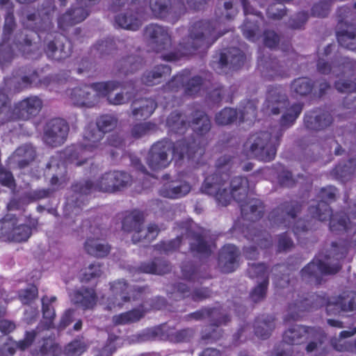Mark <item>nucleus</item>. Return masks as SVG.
Returning a JSON list of instances; mask_svg holds the SVG:
<instances>
[{
    "instance_id": "nucleus-26",
    "label": "nucleus",
    "mask_w": 356,
    "mask_h": 356,
    "mask_svg": "<svg viewBox=\"0 0 356 356\" xmlns=\"http://www.w3.org/2000/svg\"><path fill=\"white\" fill-rule=\"evenodd\" d=\"M72 303L84 310L92 309L97 301V296L93 288L82 287L75 291L71 298Z\"/></svg>"
},
{
    "instance_id": "nucleus-49",
    "label": "nucleus",
    "mask_w": 356,
    "mask_h": 356,
    "mask_svg": "<svg viewBox=\"0 0 356 356\" xmlns=\"http://www.w3.org/2000/svg\"><path fill=\"white\" fill-rule=\"evenodd\" d=\"M72 191L81 195H88L94 192H99L97 179L95 182L90 180H83L72 185Z\"/></svg>"
},
{
    "instance_id": "nucleus-50",
    "label": "nucleus",
    "mask_w": 356,
    "mask_h": 356,
    "mask_svg": "<svg viewBox=\"0 0 356 356\" xmlns=\"http://www.w3.org/2000/svg\"><path fill=\"white\" fill-rule=\"evenodd\" d=\"M49 300L48 297L45 296L42 298L43 320L41 322V326H42L44 329H49L51 327L53 321L56 316L54 308L49 305Z\"/></svg>"
},
{
    "instance_id": "nucleus-47",
    "label": "nucleus",
    "mask_w": 356,
    "mask_h": 356,
    "mask_svg": "<svg viewBox=\"0 0 356 356\" xmlns=\"http://www.w3.org/2000/svg\"><path fill=\"white\" fill-rule=\"evenodd\" d=\"M188 124L185 116L178 113H172L167 119L168 127L175 133L183 134Z\"/></svg>"
},
{
    "instance_id": "nucleus-64",
    "label": "nucleus",
    "mask_w": 356,
    "mask_h": 356,
    "mask_svg": "<svg viewBox=\"0 0 356 356\" xmlns=\"http://www.w3.org/2000/svg\"><path fill=\"white\" fill-rule=\"evenodd\" d=\"M86 350V344L81 341H73L65 347V354L68 356H77Z\"/></svg>"
},
{
    "instance_id": "nucleus-42",
    "label": "nucleus",
    "mask_w": 356,
    "mask_h": 356,
    "mask_svg": "<svg viewBox=\"0 0 356 356\" xmlns=\"http://www.w3.org/2000/svg\"><path fill=\"white\" fill-rule=\"evenodd\" d=\"M326 339V336L320 328L311 327L305 340L308 341L306 346L307 353H312L317 350L322 346Z\"/></svg>"
},
{
    "instance_id": "nucleus-23",
    "label": "nucleus",
    "mask_w": 356,
    "mask_h": 356,
    "mask_svg": "<svg viewBox=\"0 0 356 356\" xmlns=\"http://www.w3.org/2000/svg\"><path fill=\"white\" fill-rule=\"evenodd\" d=\"M239 251L233 245H227L219 252L218 267L223 273H231L238 266Z\"/></svg>"
},
{
    "instance_id": "nucleus-33",
    "label": "nucleus",
    "mask_w": 356,
    "mask_h": 356,
    "mask_svg": "<svg viewBox=\"0 0 356 356\" xmlns=\"http://www.w3.org/2000/svg\"><path fill=\"white\" fill-rule=\"evenodd\" d=\"M156 103L152 99H140L131 104L132 115L137 120L149 118L156 108Z\"/></svg>"
},
{
    "instance_id": "nucleus-54",
    "label": "nucleus",
    "mask_w": 356,
    "mask_h": 356,
    "mask_svg": "<svg viewBox=\"0 0 356 356\" xmlns=\"http://www.w3.org/2000/svg\"><path fill=\"white\" fill-rule=\"evenodd\" d=\"M244 36L250 40H254L259 33V26L254 19V17H247L242 26Z\"/></svg>"
},
{
    "instance_id": "nucleus-61",
    "label": "nucleus",
    "mask_w": 356,
    "mask_h": 356,
    "mask_svg": "<svg viewBox=\"0 0 356 356\" xmlns=\"http://www.w3.org/2000/svg\"><path fill=\"white\" fill-rule=\"evenodd\" d=\"M170 0H150L149 6L153 13L158 17L165 15L169 10Z\"/></svg>"
},
{
    "instance_id": "nucleus-59",
    "label": "nucleus",
    "mask_w": 356,
    "mask_h": 356,
    "mask_svg": "<svg viewBox=\"0 0 356 356\" xmlns=\"http://www.w3.org/2000/svg\"><path fill=\"white\" fill-rule=\"evenodd\" d=\"M117 124L118 119L111 115H104L101 116L97 122V127L102 130L104 134L114 129Z\"/></svg>"
},
{
    "instance_id": "nucleus-52",
    "label": "nucleus",
    "mask_w": 356,
    "mask_h": 356,
    "mask_svg": "<svg viewBox=\"0 0 356 356\" xmlns=\"http://www.w3.org/2000/svg\"><path fill=\"white\" fill-rule=\"evenodd\" d=\"M61 349L59 346L54 344L51 339H46L40 350L33 351L34 356H46L51 355L52 356H61Z\"/></svg>"
},
{
    "instance_id": "nucleus-12",
    "label": "nucleus",
    "mask_w": 356,
    "mask_h": 356,
    "mask_svg": "<svg viewBox=\"0 0 356 356\" xmlns=\"http://www.w3.org/2000/svg\"><path fill=\"white\" fill-rule=\"evenodd\" d=\"M309 213L313 218L320 221L330 219V228L332 232L344 231L348 227V218L346 215H337L331 218L332 211L327 202H319L316 205L310 206Z\"/></svg>"
},
{
    "instance_id": "nucleus-2",
    "label": "nucleus",
    "mask_w": 356,
    "mask_h": 356,
    "mask_svg": "<svg viewBox=\"0 0 356 356\" xmlns=\"http://www.w3.org/2000/svg\"><path fill=\"white\" fill-rule=\"evenodd\" d=\"M223 33L216 31V22L209 20H200L194 22L189 29V36L186 41L179 44L178 51L163 56V59L175 61L181 56L193 54L198 49L210 47Z\"/></svg>"
},
{
    "instance_id": "nucleus-53",
    "label": "nucleus",
    "mask_w": 356,
    "mask_h": 356,
    "mask_svg": "<svg viewBox=\"0 0 356 356\" xmlns=\"http://www.w3.org/2000/svg\"><path fill=\"white\" fill-rule=\"evenodd\" d=\"M309 307L308 299L296 300L289 305V316L291 319L297 320L300 316V314L308 310Z\"/></svg>"
},
{
    "instance_id": "nucleus-40",
    "label": "nucleus",
    "mask_w": 356,
    "mask_h": 356,
    "mask_svg": "<svg viewBox=\"0 0 356 356\" xmlns=\"http://www.w3.org/2000/svg\"><path fill=\"white\" fill-rule=\"evenodd\" d=\"M14 45L19 51L26 55L31 54L38 49V45L32 42L31 36L23 32L16 34Z\"/></svg>"
},
{
    "instance_id": "nucleus-60",
    "label": "nucleus",
    "mask_w": 356,
    "mask_h": 356,
    "mask_svg": "<svg viewBox=\"0 0 356 356\" xmlns=\"http://www.w3.org/2000/svg\"><path fill=\"white\" fill-rule=\"evenodd\" d=\"M156 126L152 122H143L135 124L131 129V134L134 138H139L155 131Z\"/></svg>"
},
{
    "instance_id": "nucleus-24",
    "label": "nucleus",
    "mask_w": 356,
    "mask_h": 356,
    "mask_svg": "<svg viewBox=\"0 0 356 356\" xmlns=\"http://www.w3.org/2000/svg\"><path fill=\"white\" fill-rule=\"evenodd\" d=\"M116 24L121 28L130 31H136L142 25L140 16L135 5H131L124 12L115 17Z\"/></svg>"
},
{
    "instance_id": "nucleus-20",
    "label": "nucleus",
    "mask_w": 356,
    "mask_h": 356,
    "mask_svg": "<svg viewBox=\"0 0 356 356\" xmlns=\"http://www.w3.org/2000/svg\"><path fill=\"white\" fill-rule=\"evenodd\" d=\"M328 315H337L341 312L356 311V293L349 291L336 297L330 298L326 305Z\"/></svg>"
},
{
    "instance_id": "nucleus-19",
    "label": "nucleus",
    "mask_w": 356,
    "mask_h": 356,
    "mask_svg": "<svg viewBox=\"0 0 356 356\" xmlns=\"http://www.w3.org/2000/svg\"><path fill=\"white\" fill-rule=\"evenodd\" d=\"M144 37L156 51H161L171 45V35L167 28L151 24L144 29Z\"/></svg>"
},
{
    "instance_id": "nucleus-4",
    "label": "nucleus",
    "mask_w": 356,
    "mask_h": 356,
    "mask_svg": "<svg viewBox=\"0 0 356 356\" xmlns=\"http://www.w3.org/2000/svg\"><path fill=\"white\" fill-rule=\"evenodd\" d=\"M120 86L118 81L97 82L83 85L70 89L67 95L75 106L92 108L96 106L102 97H106Z\"/></svg>"
},
{
    "instance_id": "nucleus-18",
    "label": "nucleus",
    "mask_w": 356,
    "mask_h": 356,
    "mask_svg": "<svg viewBox=\"0 0 356 356\" xmlns=\"http://www.w3.org/2000/svg\"><path fill=\"white\" fill-rule=\"evenodd\" d=\"M68 132L69 126L65 120L59 118L53 119L47 124L43 140L47 145L57 147L64 143Z\"/></svg>"
},
{
    "instance_id": "nucleus-3",
    "label": "nucleus",
    "mask_w": 356,
    "mask_h": 356,
    "mask_svg": "<svg viewBox=\"0 0 356 356\" xmlns=\"http://www.w3.org/2000/svg\"><path fill=\"white\" fill-rule=\"evenodd\" d=\"M282 134L283 131L280 127L254 134L245 142L244 149L250 156L266 162L270 161L276 155L277 147Z\"/></svg>"
},
{
    "instance_id": "nucleus-1",
    "label": "nucleus",
    "mask_w": 356,
    "mask_h": 356,
    "mask_svg": "<svg viewBox=\"0 0 356 356\" xmlns=\"http://www.w3.org/2000/svg\"><path fill=\"white\" fill-rule=\"evenodd\" d=\"M203 153L199 139L183 140L175 145L163 140L152 145L146 157V163L151 170L159 171L167 168L173 159L181 161L187 157L195 160Z\"/></svg>"
},
{
    "instance_id": "nucleus-6",
    "label": "nucleus",
    "mask_w": 356,
    "mask_h": 356,
    "mask_svg": "<svg viewBox=\"0 0 356 356\" xmlns=\"http://www.w3.org/2000/svg\"><path fill=\"white\" fill-rule=\"evenodd\" d=\"M111 295L107 298L106 308L111 310L113 308H121L125 302L131 301L143 300L144 309L148 302L145 300L149 293L147 286H134L129 287L124 280H118L110 283Z\"/></svg>"
},
{
    "instance_id": "nucleus-62",
    "label": "nucleus",
    "mask_w": 356,
    "mask_h": 356,
    "mask_svg": "<svg viewBox=\"0 0 356 356\" xmlns=\"http://www.w3.org/2000/svg\"><path fill=\"white\" fill-rule=\"evenodd\" d=\"M268 279L264 278V280L258 283V285L252 290L250 297L252 301L257 302L264 300L266 295Z\"/></svg>"
},
{
    "instance_id": "nucleus-35",
    "label": "nucleus",
    "mask_w": 356,
    "mask_h": 356,
    "mask_svg": "<svg viewBox=\"0 0 356 356\" xmlns=\"http://www.w3.org/2000/svg\"><path fill=\"white\" fill-rule=\"evenodd\" d=\"M84 249L90 255L103 258L106 257L110 251L111 246L104 241L99 238H88L84 243Z\"/></svg>"
},
{
    "instance_id": "nucleus-32",
    "label": "nucleus",
    "mask_w": 356,
    "mask_h": 356,
    "mask_svg": "<svg viewBox=\"0 0 356 356\" xmlns=\"http://www.w3.org/2000/svg\"><path fill=\"white\" fill-rule=\"evenodd\" d=\"M147 310V309H144V305H140L138 308L114 315L112 317V323L114 325H124L136 323L145 316Z\"/></svg>"
},
{
    "instance_id": "nucleus-31",
    "label": "nucleus",
    "mask_w": 356,
    "mask_h": 356,
    "mask_svg": "<svg viewBox=\"0 0 356 356\" xmlns=\"http://www.w3.org/2000/svg\"><path fill=\"white\" fill-rule=\"evenodd\" d=\"M350 68V63L345 58H340L331 65L324 58H319L317 62V70L321 74L332 73L336 76L343 74Z\"/></svg>"
},
{
    "instance_id": "nucleus-38",
    "label": "nucleus",
    "mask_w": 356,
    "mask_h": 356,
    "mask_svg": "<svg viewBox=\"0 0 356 356\" xmlns=\"http://www.w3.org/2000/svg\"><path fill=\"white\" fill-rule=\"evenodd\" d=\"M311 327L294 325L284 334L283 341L290 345L299 344L305 341Z\"/></svg>"
},
{
    "instance_id": "nucleus-36",
    "label": "nucleus",
    "mask_w": 356,
    "mask_h": 356,
    "mask_svg": "<svg viewBox=\"0 0 356 356\" xmlns=\"http://www.w3.org/2000/svg\"><path fill=\"white\" fill-rule=\"evenodd\" d=\"M141 66V58L134 54L122 57L115 64L116 70L124 74L134 73L138 70Z\"/></svg>"
},
{
    "instance_id": "nucleus-48",
    "label": "nucleus",
    "mask_w": 356,
    "mask_h": 356,
    "mask_svg": "<svg viewBox=\"0 0 356 356\" xmlns=\"http://www.w3.org/2000/svg\"><path fill=\"white\" fill-rule=\"evenodd\" d=\"M219 6L216 10V15L219 19H232L237 13L234 7V0H219Z\"/></svg>"
},
{
    "instance_id": "nucleus-56",
    "label": "nucleus",
    "mask_w": 356,
    "mask_h": 356,
    "mask_svg": "<svg viewBox=\"0 0 356 356\" xmlns=\"http://www.w3.org/2000/svg\"><path fill=\"white\" fill-rule=\"evenodd\" d=\"M56 6L54 0H45L42 3V12L47 17L44 19L43 23L38 26V28L41 31H47L51 29V22L49 19V15L54 13Z\"/></svg>"
},
{
    "instance_id": "nucleus-8",
    "label": "nucleus",
    "mask_w": 356,
    "mask_h": 356,
    "mask_svg": "<svg viewBox=\"0 0 356 356\" xmlns=\"http://www.w3.org/2000/svg\"><path fill=\"white\" fill-rule=\"evenodd\" d=\"M184 237L190 240L191 250L193 252L208 256L211 253L209 246L205 243L200 231H196L194 225L191 224L186 227V233L168 242H161L156 245V248L161 252L168 254L178 249L181 241Z\"/></svg>"
},
{
    "instance_id": "nucleus-30",
    "label": "nucleus",
    "mask_w": 356,
    "mask_h": 356,
    "mask_svg": "<svg viewBox=\"0 0 356 356\" xmlns=\"http://www.w3.org/2000/svg\"><path fill=\"white\" fill-rule=\"evenodd\" d=\"M35 149L31 145L25 144L15 151L10 160L19 168H24L35 160Z\"/></svg>"
},
{
    "instance_id": "nucleus-58",
    "label": "nucleus",
    "mask_w": 356,
    "mask_h": 356,
    "mask_svg": "<svg viewBox=\"0 0 356 356\" xmlns=\"http://www.w3.org/2000/svg\"><path fill=\"white\" fill-rule=\"evenodd\" d=\"M237 112L230 108H225L216 115V122L219 125H227L232 123L236 120Z\"/></svg>"
},
{
    "instance_id": "nucleus-55",
    "label": "nucleus",
    "mask_w": 356,
    "mask_h": 356,
    "mask_svg": "<svg viewBox=\"0 0 356 356\" xmlns=\"http://www.w3.org/2000/svg\"><path fill=\"white\" fill-rule=\"evenodd\" d=\"M251 236L252 240L258 244L261 248H268L273 245V240L270 235L265 231L252 229Z\"/></svg>"
},
{
    "instance_id": "nucleus-25",
    "label": "nucleus",
    "mask_w": 356,
    "mask_h": 356,
    "mask_svg": "<svg viewBox=\"0 0 356 356\" xmlns=\"http://www.w3.org/2000/svg\"><path fill=\"white\" fill-rule=\"evenodd\" d=\"M240 207L243 217L250 221L259 220L264 214V204L257 198L249 197L240 204Z\"/></svg>"
},
{
    "instance_id": "nucleus-44",
    "label": "nucleus",
    "mask_w": 356,
    "mask_h": 356,
    "mask_svg": "<svg viewBox=\"0 0 356 356\" xmlns=\"http://www.w3.org/2000/svg\"><path fill=\"white\" fill-rule=\"evenodd\" d=\"M136 89L132 83L124 86L122 90L115 94L113 97L109 94L106 95L109 104L113 105H121L128 103L136 95Z\"/></svg>"
},
{
    "instance_id": "nucleus-7",
    "label": "nucleus",
    "mask_w": 356,
    "mask_h": 356,
    "mask_svg": "<svg viewBox=\"0 0 356 356\" xmlns=\"http://www.w3.org/2000/svg\"><path fill=\"white\" fill-rule=\"evenodd\" d=\"M144 222L143 214L138 211H134L124 218L122 228L125 232L132 233V241L135 243L143 241H151L160 232L157 225L151 223L145 227Z\"/></svg>"
},
{
    "instance_id": "nucleus-46",
    "label": "nucleus",
    "mask_w": 356,
    "mask_h": 356,
    "mask_svg": "<svg viewBox=\"0 0 356 356\" xmlns=\"http://www.w3.org/2000/svg\"><path fill=\"white\" fill-rule=\"evenodd\" d=\"M334 173L342 181L348 180L356 173V159H350L346 163L338 165L334 168Z\"/></svg>"
},
{
    "instance_id": "nucleus-17",
    "label": "nucleus",
    "mask_w": 356,
    "mask_h": 356,
    "mask_svg": "<svg viewBox=\"0 0 356 356\" xmlns=\"http://www.w3.org/2000/svg\"><path fill=\"white\" fill-rule=\"evenodd\" d=\"M249 181L243 177H235L230 182L229 190L225 188L224 196H220V203L223 206L229 204L234 200L239 204L249 197Z\"/></svg>"
},
{
    "instance_id": "nucleus-5",
    "label": "nucleus",
    "mask_w": 356,
    "mask_h": 356,
    "mask_svg": "<svg viewBox=\"0 0 356 356\" xmlns=\"http://www.w3.org/2000/svg\"><path fill=\"white\" fill-rule=\"evenodd\" d=\"M286 94L280 88H270L268 90L264 109L268 113L277 115L285 111L280 120L282 127H289L292 125L301 113L302 106L295 104L290 106Z\"/></svg>"
},
{
    "instance_id": "nucleus-34",
    "label": "nucleus",
    "mask_w": 356,
    "mask_h": 356,
    "mask_svg": "<svg viewBox=\"0 0 356 356\" xmlns=\"http://www.w3.org/2000/svg\"><path fill=\"white\" fill-rule=\"evenodd\" d=\"M191 191V186L185 181H172L165 184L160 191V194L164 197L179 198Z\"/></svg>"
},
{
    "instance_id": "nucleus-37",
    "label": "nucleus",
    "mask_w": 356,
    "mask_h": 356,
    "mask_svg": "<svg viewBox=\"0 0 356 356\" xmlns=\"http://www.w3.org/2000/svg\"><path fill=\"white\" fill-rule=\"evenodd\" d=\"M348 247L345 241L333 242L330 248L327 250V254L325 256L323 261L330 262V266L332 264H338L340 266V261L345 258L348 252Z\"/></svg>"
},
{
    "instance_id": "nucleus-15",
    "label": "nucleus",
    "mask_w": 356,
    "mask_h": 356,
    "mask_svg": "<svg viewBox=\"0 0 356 356\" xmlns=\"http://www.w3.org/2000/svg\"><path fill=\"white\" fill-rule=\"evenodd\" d=\"M42 106L43 102L38 97H26L15 104L11 113L8 107L10 118L8 121L10 120H29L40 112Z\"/></svg>"
},
{
    "instance_id": "nucleus-11",
    "label": "nucleus",
    "mask_w": 356,
    "mask_h": 356,
    "mask_svg": "<svg viewBox=\"0 0 356 356\" xmlns=\"http://www.w3.org/2000/svg\"><path fill=\"white\" fill-rule=\"evenodd\" d=\"M132 181V177L126 172H106L97 179L99 192L115 193L130 186Z\"/></svg>"
},
{
    "instance_id": "nucleus-57",
    "label": "nucleus",
    "mask_w": 356,
    "mask_h": 356,
    "mask_svg": "<svg viewBox=\"0 0 356 356\" xmlns=\"http://www.w3.org/2000/svg\"><path fill=\"white\" fill-rule=\"evenodd\" d=\"M102 273V265L98 262L92 263L83 270L81 281L88 282L92 279L99 277Z\"/></svg>"
},
{
    "instance_id": "nucleus-63",
    "label": "nucleus",
    "mask_w": 356,
    "mask_h": 356,
    "mask_svg": "<svg viewBox=\"0 0 356 356\" xmlns=\"http://www.w3.org/2000/svg\"><path fill=\"white\" fill-rule=\"evenodd\" d=\"M14 56L15 54L12 47L10 44L3 41L0 44V64L1 65H6L10 63L13 59Z\"/></svg>"
},
{
    "instance_id": "nucleus-45",
    "label": "nucleus",
    "mask_w": 356,
    "mask_h": 356,
    "mask_svg": "<svg viewBox=\"0 0 356 356\" xmlns=\"http://www.w3.org/2000/svg\"><path fill=\"white\" fill-rule=\"evenodd\" d=\"M275 327L274 321L271 317L258 318L254 323L255 334L261 338L266 339L270 337Z\"/></svg>"
},
{
    "instance_id": "nucleus-21",
    "label": "nucleus",
    "mask_w": 356,
    "mask_h": 356,
    "mask_svg": "<svg viewBox=\"0 0 356 356\" xmlns=\"http://www.w3.org/2000/svg\"><path fill=\"white\" fill-rule=\"evenodd\" d=\"M38 78L36 72L32 71L26 73L19 70L11 77L6 78L4 81L5 92H19L29 87Z\"/></svg>"
},
{
    "instance_id": "nucleus-43",
    "label": "nucleus",
    "mask_w": 356,
    "mask_h": 356,
    "mask_svg": "<svg viewBox=\"0 0 356 356\" xmlns=\"http://www.w3.org/2000/svg\"><path fill=\"white\" fill-rule=\"evenodd\" d=\"M225 185L226 182L214 183L213 177H206L201 190L206 194L214 196L220 203V196H224V191L227 188Z\"/></svg>"
},
{
    "instance_id": "nucleus-22",
    "label": "nucleus",
    "mask_w": 356,
    "mask_h": 356,
    "mask_svg": "<svg viewBox=\"0 0 356 356\" xmlns=\"http://www.w3.org/2000/svg\"><path fill=\"white\" fill-rule=\"evenodd\" d=\"M45 52L48 57L61 60L70 56V45L64 36L59 35L54 39L47 40Z\"/></svg>"
},
{
    "instance_id": "nucleus-13",
    "label": "nucleus",
    "mask_w": 356,
    "mask_h": 356,
    "mask_svg": "<svg viewBox=\"0 0 356 356\" xmlns=\"http://www.w3.org/2000/svg\"><path fill=\"white\" fill-rule=\"evenodd\" d=\"M330 264L323 259L313 260L302 269L301 277L305 282L318 284L323 275L335 274L339 271L340 266L338 264H332V266Z\"/></svg>"
},
{
    "instance_id": "nucleus-51",
    "label": "nucleus",
    "mask_w": 356,
    "mask_h": 356,
    "mask_svg": "<svg viewBox=\"0 0 356 356\" xmlns=\"http://www.w3.org/2000/svg\"><path fill=\"white\" fill-rule=\"evenodd\" d=\"M313 83L307 78H298L292 83L291 89L293 92L300 96L309 94L313 88Z\"/></svg>"
},
{
    "instance_id": "nucleus-41",
    "label": "nucleus",
    "mask_w": 356,
    "mask_h": 356,
    "mask_svg": "<svg viewBox=\"0 0 356 356\" xmlns=\"http://www.w3.org/2000/svg\"><path fill=\"white\" fill-rule=\"evenodd\" d=\"M191 126L196 133L204 135L210 131L211 124L210 119L204 112L197 111L193 114Z\"/></svg>"
},
{
    "instance_id": "nucleus-29",
    "label": "nucleus",
    "mask_w": 356,
    "mask_h": 356,
    "mask_svg": "<svg viewBox=\"0 0 356 356\" xmlns=\"http://www.w3.org/2000/svg\"><path fill=\"white\" fill-rule=\"evenodd\" d=\"M88 15V13L85 8L72 7L58 18V24L60 29H65L83 21Z\"/></svg>"
},
{
    "instance_id": "nucleus-27",
    "label": "nucleus",
    "mask_w": 356,
    "mask_h": 356,
    "mask_svg": "<svg viewBox=\"0 0 356 356\" xmlns=\"http://www.w3.org/2000/svg\"><path fill=\"white\" fill-rule=\"evenodd\" d=\"M304 122L307 129L320 131L327 128L332 124V118L327 112L313 111L305 115Z\"/></svg>"
},
{
    "instance_id": "nucleus-10",
    "label": "nucleus",
    "mask_w": 356,
    "mask_h": 356,
    "mask_svg": "<svg viewBox=\"0 0 356 356\" xmlns=\"http://www.w3.org/2000/svg\"><path fill=\"white\" fill-rule=\"evenodd\" d=\"M31 234V228L19 223L18 220L12 216H7L0 220V238L13 242L26 241Z\"/></svg>"
},
{
    "instance_id": "nucleus-16",
    "label": "nucleus",
    "mask_w": 356,
    "mask_h": 356,
    "mask_svg": "<svg viewBox=\"0 0 356 356\" xmlns=\"http://www.w3.org/2000/svg\"><path fill=\"white\" fill-rule=\"evenodd\" d=\"M211 312L209 316L210 324L202 333L201 339L204 340H218L222 334L220 326L226 325L231 321V316L223 308H210Z\"/></svg>"
},
{
    "instance_id": "nucleus-28",
    "label": "nucleus",
    "mask_w": 356,
    "mask_h": 356,
    "mask_svg": "<svg viewBox=\"0 0 356 356\" xmlns=\"http://www.w3.org/2000/svg\"><path fill=\"white\" fill-rule=\"evenodd\" d=\"M339 44L350 50L356 49V26L352 24L339 25L337 32Z\"/></svg>"
},
{
    "instance_id": "nucleus-39",
    "label": "nucleus",
    "mask_w": 356,
    "mask_h": 356,
    "mask_svg": "<svg viewBox=\"0 0 356 356\" xmlns=\"http://www.w3.org/2000/svg\"><path fill=\"white\" fill-rule=\"evenodd\" d=\"M170 74L168 65H161L156 66L150 71L146 72L142 77V81L148 86L154 85L160 82L161 78H165Z\"/></svg>"
},
{
    "instance_id": "nucleus-9",
    "label": "nucleus",
    "mask_w": 356,
    "mask_h": 356,
    "mask_svg": "<svg viewBox=\"0 0 356 356\" xmlns=\"http://www.w3.org/2000/svg\"><path fill=\"white\" fill-rule=\"evenodd\" d=\"M104 134L97 127H88L85 134V145L67 147L65 149L66 159L76 166H81L87 161L85 156L97 148L104 138Z\"/></svg>"
},
{
    "instance_id": "nucleus-14",
    "label": "nucleus",
    "mask_w": 356,
    "mask_h": 356,
    "mask_svg": "<svg viewBox=\"0 0 356 356\" xmlns=\"http://www.w3.org/2000/svg\"><path fill=\"white\" fill-rule=\"evenodd\" d=\"M301 211V206L296 202H286L274 209L268 214L273 226L289 227Z\"/></svg>"
}]
</instances>
